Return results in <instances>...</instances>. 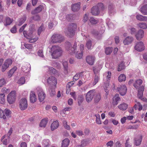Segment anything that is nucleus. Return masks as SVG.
<instances>
[{
	"mask_svg": "<svg viewBox=\"0 0 147 147\" xmlns=\"http://www.w3.org/2000/svg\"><path fill=\"white\" fill-rule=\"evenodd\" d=\"M51 55L52 58L55 59L60 57L63 53L61 48L57 45L53 46L51 49Z\"/></svg>",
	"mask_w": 147,
	"mask_h": 147,
	"instance_id": "f257e3e1",
	"label": "nucleus"
},
{
	"mask_svg": "<svg viewBox=\"0 0 147 147\" xmlns=\"http://www.w3.org/2000/svg\"><path fill=\"white\" fill-rule=\"evenodd\" d=\"M104 9L103 4L99 3L97 5L94 6L92 8L91 12L93 15H97L99 13L100 11H103Z\"/></svg>",
	"mask_w": 147,
	"mask_h": 147,
	"instance_id": "f03ea898",
	"label": "nucleus"
},
{
	"mask_svg": "<svg viewBox=\"0 0 147 147\" xmlns=\"http://www.w3.org/2000/svg\"><path fill=\"white\" fill-rule=\"evenodd\" d=\"M77 43L76 42L74 43L72 47H71V45L70 42H65V49L71 54L76 53L77 50Z\"/></svg>",
	"mask_w": 147,
	"mask_h": 147,
	"instance_id": "7ed1b4c3",
	"label": "nucleus"
},
{
	"mask_svg": "<svg viewBox=\"0 0 147 147\" xmlns=\"http://www.w3.org/2000/svg\"><path fill=\"white\" fill-rule=\"evenodd\" d=\"M35 26L34 25H32L31 26L29 29L28 33L26 31H24L23 32V34L24 36L27 38L30 39L33 37V33L36 30L34 28Z\"/></svg>",
	"mask_w": 147,
	"mask_h": 147,
	"instance_id": "20e7f679",
	"label": "nucleus"
},
{
	"mask_svg": "<svg viewBox=\"0 0 147 147\" xmlns=\"http://www.w3.org/2000/svg\"><path fill=\"white\" fill-rule=\"evenodd\" d=\"M64 40L63 37L59 34H54L51 37V41L53 43H61Z\"/></svg>",
	"mask_w": 147,
	"mask_h": 147,
	"instance_id": "39448f33",
	"label": "nucleus"
},
{
	"mask_svg": "<svg viewBox=\"0 0 147 147\" xmlns=\"http://www.w3.org/2000/svg\"><path fill=\"white\" fill-rule=\"evenodd\" d=\"M145 48L144 43L142 41L137 42L135 43L134 49L135 50L141 52L144 50Z\"/></svg>",
	"mask_w": 147,
	"mask_h": 147,
	"instance_id": "423d86ee",
	"label": "nucleus"
},
{
	"mask_svg": "<svg viewBox=\"0 0 147 147\" xmlns=\"http://www.w3.org/2000/svg\"><path fill=\"white\" fill-rule=\"evenodd\" d=\"M16 92L15 91H12L8 94L7 100L8 103L10 104H12L16 100Z\"/></svg>",
	"mask_w": 147,
	"mask_h": 147,
	"instance_id": "0eeeda50",
	"label": "nucleus"
},
{
	"mask_svg": "<svg viewBox=\"0 0 147 147\" xmlns=\"http://www.w3.org/2000/svg\"><path fill=\"white\" fill-rule=\"evenodd\" d=\"M28 107L27 101L25 98H22L20 100L19 107L22 110L26 109Z\"/></svg>",
	"mask_w": 147,
	"mask_h": 147,
	"instance_id": "6e6552de",
	"label": "nucleus"
},
{
	"mask_svg": "<svg viewBox=\"0 0 147 147\" xmlns=\"http://www.w3.org/2000/svg\"><path fill=\"white\" fill-rule=\"evenodd\" d=\"M95 94L94 90H91L88 91L86 95V100L88 102H90L94 96Z\"/></svg>",
	"mask_w": 147,
	"mask_h": 147,
	"instance_id": "1a4fd4ad",
	"label": "nucleus"
},
{
	"mask_svg": "<svg viewBox=\"0 0 147 147\" xmlns=\"http://www.w3.org/2000/svg\"><path fill=\"white\" fill-rule=\"evenodd\" d=\"M11 114V111L10 110L5 109L4 111L0 109V117L3 119L6 118V117H8Z\"/></svg>",
	"mask_w": 147,
	"mask_h": 147,
	"instance_id": "9d476101",
	"label": "nucleus"
},
{
	"mask_svg": "<svg viewBox=\"0 0 147 147\" xmlns=\"http://www.w3.org/2000/svg\"><path fill=\"white\" fill-rule=\"evenodd\" d=\"M36 90L38 96L39 100L40 102H42L44 100L45 96L44 92L42 91V89L39 87L37 88Z\"/></svg>",
	"mask_w": 147,
	"mask_h": 147,
	"instance_id": "9b49d317",
	"label": "nucleus"
},
{
	"mask_svg": "<svg viewBox=\"0 0 147 147\" xmlns=\"http://www.w3.org/2000/svg\"><path fill=\"white\" fill-rule=\"evenodd\" d=\"M12 60L9 59H6L1 67V71L3 72L8 68L9 66L11 65L12 63Z\"/></svg>",
	"mask_w": 147,
	"mask_h": 147,
	"instance_id": "f8f14e48",
	"label": "nucleus"
},
{
	"mask_svg": "<svg viewBox=\"0 0 147 147\" xmlns=\"http://www.w3.org/2000/svg\"><path fill=\"white\" fill-rule=\"evenodd\" d=\"M117 90L119 93L122 96H123L126 94L127 88L125 86L122 85L117 88Z\"/></svg>",
	"mask_w": 147,
	"mask_h": 147,
	"instance_id": "ddd939ff",
	"label": "nucleus"
},
{
	"mask_svg": "<svg viewBox=\"0 0 147 147\" xmlns=\"http://www.w3.org/2000/svg\"><path fill=\"white\" fill-rule=\"evenodd\" d=\"M71 27H67V28L65 29V34L69 37H71L73 36L75 34V31L73 29H70Z\"/></svg>",
	"mask_w": 147,
	"mask_h": 147,
	"instance_id": "4468645a",
	"label": "nucleus"
},
{
	"mask_svg": "<svg viewBox=\"0 0 147 147\" xmlns=\"http://www.w3.org/2000/svg\"><path fill=\"white\" fill-rule=\"evenodd\" d=\"M71 27H67V28L65 29V34L69 37H71L73 36L75 34V31L73 29H70Z\"/></svg>",
	"mask_w": 147,
	"mask_h": 147,
	"instance_id": "2eb2a0df",
	"label": "nucleus"
},
{
	"mask_svg": "<svg viewBox=\"0 0 147 147\" xmlns=\"http://www.w3.org/2000/svg\"><path fill=\"white\" fill-rule=\"evenodd\" d=\"M95 57L93 56L89 55L86 57V61L89 65H92L94 64L95 61Z\"/></svg>",
	"mask_w": 147,
	"mask_h": 147,
	"instance_id": "dca6fc26",
	"label": "nucleus"
},
{
	"mask_svg": "<svg viewBox=\"0 0 147 147\" xmlns=\"http://www.w3.org/2000/svg\"><path fill=\"white\" fill-rule=\"evenodd\" d=\"M142 135H140L137 136L134 139V144L136 146L140 145L142 141Z\"/></svg>",
	"mask_w": 147,
	"mask_h": 147,
	"instance_id": "f3484780",
	"label": "nucleus"
},
{
	"mask_svg": "<svg viewBox=\"0 0 147 147\" xmlns=\"http://www.w3.org/2000/svg\"><path fill=\"white\" fill-rule=\"evenodd\" d=\"M108 13L110 16H112L115 13V7L113 4L110 3L108 5Z\"/></svg>",
	"mask_w": 147,
	"mask_h": 147,
	"instance_id": "a211bd4d",
	"label": "nucleus"
},
{
	"mask_svg": "<svg viewBox=\"0 0 147 147\" xmlns=\"http://www.w3.org/2000/svg\"><path fill=\"white\" fill-rule=\"evenodd\" d=\"M121 100L118 94H116L113 97V99L112 104L114 106L117 105L119 103V102Z\"/></svg>",
	"mask_w": 147,
	"mask_h": 147,
	"instance_id": "6ab92c4d",
	"label": "nucleus"
},
{
	"mask_svg": "<svg viewBox=\"0 0 147 147\" xmlns=\"http://www.w3.org/2000/svg\"><path fill=\"white\" fill-rule=\"evenodd\" d=\"M47 83L50 85H55L57 84V80L54 77L50 76L47 81Z\"/></svg>",
	"mask_w": 147,
	"mask_h": 147,
	"instance_id": "aec40b11",
	"label": "nucleus"
},
{
	"mask_svg": "<svg viewBox=\"0 0 147 147\" xmlns=\"http://www.w3.org/2000/svg\"><path fill=\"white\" fill-rule=\"evenodd\" d=\"M144 33L143 30H139L135 35L136 39L138 40H140L144 36Z\"/></svg>",
	"mask_w": 147,
	"mask_h": 147,
	"instance_id": "412c9836",
	"label": "nucleus"
},
{
	"mask_svg": "<svg viewBox=\"0 0 147 147\" xmlns=\"http://www.w3.org/2000/svg\"><path fill=\"white\" fill-rule=\"evenodd\" d=\"M134 40L133 38L131 36L127 37L123 41V43L125 45H128L132 43Z\"/></svg>",
	"mask_w": 147,
	"mask_h": 147,
	"instance_id": "4be33fe9",
	"label": "nucleus"
},
{
	"mask_svg": "<svg viewBox=\"0 0 147 147\" xmlns=\"http://www.w3.org/2000/svg\"><path fill=\"white\" fill-rule=\"evenodd\" d=\"M102 64H99L98 66H96L93 67V71L94 74H98L100 70L102 68Z\"/></svg>",
	"mask_w": 147,
	"mask_h": 147,
	"instance_id": "5701e85b",
	"label": "nucleus"
},
{
	"mask_svg": "<svg viewBox=\"0 0 147 147\" xmlns=\"http://www.w3.org/2000/svg\"><path fill=\"white\" fill-rule=\"evenodd\" d=\"M59 125V121H54L51 124V129L52 131H53L57 129Z\"/></svg>",
	"mask_w": 147,
	"mask_h": 147,
	"instance_id": "b1692460",
	"label": "nucleus"
},
{
	"mask_svg": "<svg viewBox=\"0 0 147 147\" xmlns=\"http://www.w3.org/2000/svg\"><path fill=\"white\" fill-rule=\"evenodd\" d=\"M80 2L73 4L71 7L72 11H76L79 10L80 9Z\"/></svg>",
	"mask_w": 147,
	"mask_h": 147,
	"instance_id": "393cba45",
	"label": "nucleus"
},
{
	"mask_svg": "<svg viewBox=\"0 0 147 147\" xmlns=\"http://www.w3.org/2000/svg\"><path fill=\"white\" fill-rule=\"evenodd\" d=\"M30 66V64L28 63H27L24 65L22 66V71L25 73H27L30 70L29 67Z\"/></svg>",
	"mask_w": 147,
	"mask_h": 147,
	"instance_id": "a878e982",
	"label": "nucleus"
},
{
	"mask_svg": "<svg viewBox=\"0 0 147 147\" xmlns=\"http://www.w3.org/2000/svg\"><path fill=\"white\" fill-rule=\"evenodd\" d=\"M94 101L95 103H98L100 100L101 99V95L99 93H96L94 95Z\"/></svg>",
	"mask_w": 147,
	"mask_h": 147,
	"instance_id": "bb28decb",
	"label": "nucleus"
},
{
	"mask_svg": "<svg viewBox=\"0 0 147 147\" xmlns=\"http://www.w3.org/2000/svg\"><path fill=\"white\" fill-rule=\"evenodd\" d=\"M43 9V7L40 5L35 9L34 10L31 11V13L32 14H35L39 13L42 11Z\"/></svg>",
	"mask_w": 147,
	"mask_h": 147,
	"instance_id": "cd10ccee",
	"label": "nucleus"
},
{
	"mask_svg": "<svg viewBox=\"0 0 147 147\" xmlns=\"http://www.w3.org/2000/svg\"><path fill=\"white\" fill-rule=\"evenodd\" d=\"M142 83V81L141 79H138L136 80L134 84V86L136 89H139V86L141 85Z\"/></svg>",
	"mask_w": 147,
	"mask_h": 147,
	"instance_id": "c85d7f7f",
	"label": "nucleus"
},
{
	"mask_svg": "<svg viewBox=\"0 0 147 147\" xmlns=\"http://www.w3.org/2000/svg\"><path fill=\"white\" fill-rule=\"evenodd\" d=\"M140 11L143 14L147 15V4L142 7L140 9Z\"/></svg>",
	"mask_w": 147,
	"mask_h": 147,
	"instance_id": "c756f323",
	"label": "nucleus"
},
{
	"mask_svg": "<svg viewBox=\"0 0 147 147\" xmlns=\"http://www.w3.org/2000/svg\"><path fill=\"white\" fill-rule=\"evenodd\" d=\"M136 18L137 20L140 21H146L147 20V17L143 16L141 15H137Z\"/></svg>",
	"mask_w": 147,
	"mask_h": 147,
	"instance_id": "7c9ffc66",
	"label": "nucleus"
},
{
	"mask_svg": "<svg viewBox=\"0 0 147 147\" xmlns=\"http://www.w3.org/2000/svg\"><path fill=\"white\" fill-rule=\"evenodd\" d=\"M118 108L120 110L125 111L128 108V105L125 103H123L118 106Z\"/></svg>",
	"mask_w": 147,
	"mask_h": 147,
	"instance_id": "2f4dec72",
	"label": "nucleus"
},
{
	"mask_svg": "<svg viewBox=\"0 0 147 147\" xmlns=\"http://www.w3.org/2000/svg\"><path fill=\"white\" fill-rule=\"evenodd\" d=\"M48 119L47 118H45L42 119L40 123V126L41 127H45L48 121Z\"/></svg>",
	"mask_w": 147,
	"mask_h": 147,
	"instance_id": "473e14b6",
	"label": "nucleus"
},
{
	"mask_svg": "<svg viewBox=\"0 0 147 147\" xmlns=\"http://www.w3.org/2000/svg\"><path fill=\"white\" fill-rule=\"evenodd\" d=\"M30 101L31 102L34 103L36 102V98L35 94L33 92H31L30 96Z\"/></svg>",
	"mask_w": 147,
	"mask_h": 147,
	"instance_id": "72a5a7b5",
	"label": "nucleus"
},
{
	"mask_svg": "<svg viewBox=\"0 0 147 147\" xmlns=\"http://www.w3.org/2000/svg\"><path fill=\"white\" fill-rule=\"evenodd\" d=\"M69 140L67 138L64 140L62 144V147H67L69 145Z\"/></svg>",
	"mask_w": 147,
	"mask_h": 147,
	"instance_id": "f704fd0d",
	"label": "nucleus"
},
{
	"mask_svg": "<svg viewBox=\"0 0 147 147\" xmlns=\"http://www.w3.org/2000/svg\"><path fill=\"white\" fill-rule=\"evenodd\" d=\"M95 74V76L94 78V81L93 82V85L94 86L95 85L96 83L98 82L99 79H100L99 78V74Z\"/></svg>",
	"mask_w": 147,
	"mask_h": 147,
	"instance_id": "c9c22d12",
	"label": "nucleus"
},
{
	"mask_svg": "<svg viewBox=\"0 0 147 147\" xmlns=\"http://www.w3.org/2000/svg\"><path fill=\"white\" fill-rule=\"evenodd\" d=\"M134 109L136 110L138 109L139 111H140L141 110L142 108V105L139 102H138L136 104L134 107Z\"/></svg>",
	"mask_w": 147,
	"mask_h": 147,
	"instance_id": "e433bc0d",
	"label": "nucleus"
},
{
	"mask_svg": "<svg viewBox=\"0 0 147 147\" xmlns=\"http://www.w3.org/2000/svg\"><path fill=\"white\" fill-rule=\"evenodd\" d=\"M90 22L92 24H95L98 22V20L93 17H90L89 20Z\"/></svg>",
	"mask_w": 147,
	"mask_h": 147,
	"instance_id": "4c0bfd02",
	"label": "nucleus"
},
{
	"mask_svg": "<svg viewBox=\"0 0 147 147\" xmlns=\"http://www.w3.org/2000/svg\"><path fill=\"white\" fill-rule=\"evenodd\" d=\"M71 27L70 29H73V30L76 31L77 28V25L75 23H71L69 24L68 27Z\"/></svg>",
	"mask_w": 147,
	"mask_h": 147,
	"instance_id": "58836bf2",
	"label": "nucleus"
},
{
	"mask_svg": "<svg viewBox=\"0 0 147 147\" xmlns=\"http://www.w3.org/2000/svg\"><path fill=\"white\" fill-rule=\"evenodd\" d=\"M45 29L44 26L42 24L41 26L39 27L38 30V34L39 35L42 32L44 31Z\"/></svg>",
	"mask_w": 147,
	"mask_h": 147,
	"instance_id": "ea45409f",
	"label": "nucleus"
},
{
	"mask_svg": "<svg viewBox=\"0 0 147 147\" xmlns=\"http://www.w3.org/2000/svg\"><path fill=\"white\" fill-rule=\"evenodd\" d=\"M84 100V98L82 95L79 96L78 98V103L79 105H80L81 103Z\"/></svg>",
	"mask_w": 147,
	"mask_h": 147,
	"instance_id": "a19ab883",
	"label": "nucleus"
},
{
	"mask_svg": "<svg viewBox=\"0 0 147 147\" xmlns=\"http://www.w3.org/2000/svg\"><path fill=\"white\" fill-rule=\"evenodd\" d=\"M126 80V76L124 74L120 75L118 77L119 81L121 82L124 81Z\"/></svg>",
	"mask_w": 147,
	"mask_h": 147,
	"instance_id": "79ce46f5",
	"label": "nucleus"
},
{
	"mask_svg": "<svg viewBox=\"0 0 147 147\" xmlns=\"http://www.w3.org/2000/svg\"><path fill=\"white\" fill-rule=\"evenodd\" d=\"M17 67H13V68L9 71L8 73V76L9 77H11L12 74L14 73Z\"/></svg>",
	"mask_w": 147,
	"mask_h": 147,
	"instance_id": "37998d69",
	"label": "nucleus"
},
{
	"mask_svg": "<svg viewBox=\"0 0 147 147\" xmlns=\"http://www.w3.org/2000/svg\"><path fill=\"white\" fill-rule=\"evenodd\" d=\"M113 49L112 47H107L105 50V53L106 55H109L112 52Z\"/></svg>",
	"mask_w": 147,
	"mask_h": 147,
	"instance_id": "c03bdc74",
	"label": "nucleus"
},
{
	"mask_svg": "<svg viewBox=\"0 0 147 147\" xmlns=\"http://www.w3.org/2000/svg\"><path fill=\"white\" fill-rule=\"evenodd\" d=\"M25 79L24 77L21 78L18 81L17 83L20 85H22L25 83Z\"/></svg>",
	"mask_w": 147,
	"mask_h": 147,
	"instance_id": "a18cd8bd",
	"label": "nucleus"
},
{
	"mask_svg": "<svg viewBox=\"0 0 147 147\" xmlns=\"http://www.w3.org/2000/svg\"><path fill=\"white\" fill-rule=\"evenodd\" d=\"M92 33L96 36V37L98 39H99L101 38V34H99L98 31L93 30L92 31Z\"/></svg>",
	"mask_w": 147,
	"mask_h": 147,
	"instance_id": "49530a36",
	"label": "nucleus"
},
{
	"mask_svg": "<svg viewBox=\"0 0 147 147\" xmlns=\"http://www.w3.org/2000/svg\"><path fill=\"white\" fill-rule=\"evenodd\" d=\"M138 25L140 28L142 29H146L147 28L146 24L145 23H141L138 24Z\"/></svg>",
	"mask_w": 147,
	"mask_h": 147,
	"instance_id": "de8ad7c7",
	"label": "nucleus"
},
{
	"mask_svg": "<svg viewBox=\"0 0 147 147\" xmlns=\"http://www.w3.org/2000/svg\"><path fill=\"white\" fill-rule=\"evenodd\" d=\"M6 23L5 24V25H9L12 22V19H11L9 17H7L5 18Z\"/></svg>",
	"mask_w": 147,
	"mask_h": 147,
	"instance_id": "09e8293b",
	"label": "nucleus"
},
{
	"mask_svg": "<svg viewBox=\"0 0 147 147\" xmlns=\"http://www.w3.org/2000/svg\"><path fill=\"white\" fill-rule=\"evenodd\" d=\"M5 96L4 94H0V103L1 104H3L5 101Z\"/></svg>",
	"mask_w": 147,
	"mask_h": 147,
	"instance_id": "8fccbe9b",
	"label": "nucleus"
},
{
	"mask_svg": "<svg viewBox=\"0 0 147 147\" xmlns=\"http://www.w3.org/2000/svg\"><path fill=\"white\" fill-rule=\"evenodd\" d=\"M26 20V18L25 16L23 17L19 20V23L18 24L19 26H21L23 24Z\"/></svg>",
	"mask_w": 147,
	"mask_h": 147,
	"instance_id": "3c124183",
	"label": "nucleus"
},
{
	"mask_svg": "<svg viewBox=\"0 0 147 147\" xmlns=\"http://www.w3.org/2000/svg\"><path fill=\"white\" fill-rule=\"evenodd\" d=\"M75 15L71 14L68 15L66 16V18L69 21H71L74 19Z\"/></svg>",
	"mask_w": 147,
	"mask_h": 147,
	"instance_id": "603ef678",
	"label": "nucleus"
},
{
	"mask_svg": "<svg viewBox=\"0 0 147 147\" xmlns=\"http://www.w3.org/2000/svg\"><path fill=\"white\" fill-rule=\"evenodd\" d=\"M125 68V66L124 65V63L123 62H121L119 65L117 71H120L124 69Z\"/></svg>",
	"mask_w": 147,
	"mask_h": 147,
	"instance_id": "864d4df0",
	"label": "nucleus"
},
{
	"mask_svg": "<svg viewBox=\"0 0 147 147\" xmlns=\"http://www.w3.org/2000/svg\"><path fill=\"white\" fill-rule=\"evenodd\" d=\"M80 145H79L78 146L80 147H84L86 146L88 144V142L87 140H83L81 142Z\"/></svg>",
	"mask_w": 147,
	"mask_h": 147,
	"instance_id": "5fc2aeb1",
	"label": "nucleus"
},
{
	"mask_svg": "<svg viewBox=\"0 0 147 147\" xmlns=\"http://www.w3.org/2000/svg\"><path fill=\"white\" fill-rule=\"evenodd\" d=\"M86 46L88 49H91L92 46V41L90 39L87 40Z\"/></svg>",
	"mask_w": 147,
	"mask_h": 147,
	"instance_id": "6e6d98bb",
	"label": "nucleus"
},
{
	"mask_svg": "<svg viewBox=\"0 0 147 147\" xmlns=\"http://www.w3.org/2000/svg\"><path fill=\"white\" fill-rule=\"evenodd\" d=\"M96 123L98 124H101V121L100 120L99 115H96Z\"/></svg>",
	"mask_w": 147,
	"mask_h": 147,
	"instance_id": "4d7b16f0",
	"label": "nucleus"
},
{
	"mask_svg": "<svg viewBox=\"0 0 147 147\" xmlns=\"http://www.w3.org/2000/svg\"><path fill=\"white\" fill-rule=\"evenodd\" d=\"M63 123L65 129L67 130H69L70 129V127L69 125L67 124V122L66 121L63 120Z\"/></svg>",
	"mask_w": 147,
	"mask_h": 147,
	"instance_id": "13d9d810",
	"label": "nucleus"
},
{
	"mask_svg": "<svg viewBox=\"0 0 147 147\" xmlns=\"http://www.w3.org/2000/svg\"><path fill=\"white\" fill-rule=\"evenodd\" d=\"M77 52L76 54V57L78 59H81L82 56V52H81V53H79L78 52H77V51L76 50V53Z\"/></svg>",
	"mask_w": 147,
	"mask_h": 147,
	"instance_id": "bf43d9fd",
	"label": "nucleus"
},
{
	"mask_svg": "<svg viewBox=\"0 0 147 147\" xmlns=\"http://www.w3.org/2000/svg\"><path fill=\"white\" fill-rule=\"evenodd\" d=\"M43 144L45 147H47L49 145V140H45L43 141Z\"/></svg>",
	"mask_w": 147,
	"mask_h": 147,
	"instance_id": "052dcab7",
	"label": "nucleus"
},
{
	"mask_svg": "<svg viewBox=\"0 0 147 147\" xmlns=\"http://www.w3.org/2000/svg\"><path fill=\"white\" fill-rule=\"evenodd\" d=\"M137 32L136 29L134 28H132L130 29V33L131 34H135Z\"/></svg>",
	"mask_w": 147,
	"mask_h": 147,
	"instance_id": "680f3d73",
	"label": "nucleus"
},
{
	"mask_svg": "<svg viewBox=\"0 0 147 147\" xmlns=\"http://www.w3.org/2000/svg\"><path fill=\"white\" fill-rule=\"evenodd\" d=\"M24 45L26 48L28 49H32L33 47L32 45L30 44L25 43Z\"/></svg>",
	"mask_w": 147,
	"mask_h": 147,
	"instance_id": "e2e57ef3",
	"label": "nucleus"
},
{
	"mask_svg": "<svg viewBox=\"0 0 147 147\" xmlns=\"http://www.w3.org/2000/svg\"><path fill=\"white\" fill-rule=\"evenodd\" d=\"M50 73L55 74L56 72V69L52 67H48Z\"/></svg>",
	"mask_w": 147,
	"mask_h": 147,
	"instance_id": "0e129e2a",
	"label": "nucleus"
},
{
	"mask_svg": "<svg viewBox=\"0 0 147 147\" xmlns=\"http://www.w3.org/2000/svg\"><path fill=\"white\" fill-rule=\"evenodd\" d=\"M129 139L128 138L127 140H126V142L125 144V147H131V144L129 142Z\"/></svg>",
	"mask_w": 147,
	"mask_h": 147,
	"instance_id": "69168bd1",
	"label": "nucleus"
},
{
	"mask_svg": "<svg viewBox=\"0 0 147 147\" xmlns=\"http://www.w3.org/2000/svg\"><path fill=\"white\" fill-rule=\"evenodd\" d=\"M38 54L39 56L42 57H44V55L43 54V51L42 50H39L38 52Z\"/></svg>",
	"mask_w": 147,
	"mask_h": 147,
	"instance_id": "338daca9",
	"label": "nucleus"
},
{
	"mask_svg": "<svg viewBox=\"0 0 147 147\" xmlns=\"http://www.w3.org/2000/svg\"><path fill=\"white\" fill-rule=\"evenodd\" d=\"M32 19L35 21H38L40 20V17L38 15H36L32 17Z\"/></svg>",
	"mask_w": 147,
	"mask_h": 147,
	"instance_id": "774afa93",
	"label": "nucleus"
}]
</instances>
